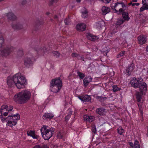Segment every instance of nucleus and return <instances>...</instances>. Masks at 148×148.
<instances>
[{"mask_svg": "<svg viewBox=\"0 0 148 148\" xmlns=\"http://www.w3.org/2000/svg\"><path fill=\"white\" fill-rule=\"evenodd\" d=\"M7 83L9 86L15 84L18 89H21L24 88L27 82L25 78L21 76V74L16 73L13 76L12 79L8 78Z\"/></svg>", "mask_w": 148, "mask_h": 148, "instance_id": "1", "label": "nucleus"}, {"mask_svg": "<svg viewBox=\"0 0 148 148\" xmlns=\"http://www.w3.org/2000/svg\"><path fill=\"white\" fill-rule=\"evenodd\" d=\"M31 96V92L28 90H25L16 94L13 99L16 103L23 104L26 103L30 99Z\"/></svg>", "mask_w": 148, "mask_h": 148, "instance_id": "2", "label": "nucleus"}, {"mask_svg": "<svg viewBox=\"0 0 148 148\" xmlns=\"http://www.w3.org/2000/svg\"><path fill=\"white\" fill-rule=\"evenodd\" d=\"M47 127L44 125L40 129L41 135L43 138L45 140H48L54 134L55 129L51 127L49 129Z\"/></svg>", "mask_w": 148, "mask_h": 148, "instance_id": "3", "label": "nucleus"}, {"mask_svg": "<svg viewBox=\"0 0 148 148\" xmlns=\"http://www.w3.org/2000/svg\"><path fill=\"white\" fill-rule=\"evenodd\" d=\"M7 125L12 127L13 125L15 126L16 125L18 120L20 119V116L18 114H12L7 117Z\"/></svg>", "mask_w": 148, "mask_h": 148, "instance_id": "4", "label": "nucleus"}, {"mask_svg": "<svg viewBox=\"0 0 148 148\" xmlns=\"http://www.w3.org/2000/svg\"><path fill=\"white\" fill-rule=\"evenodd\" d=\"M127 6L124 2L121 1L117 2L115 3L114 6H112V8L115 11V12L118 14H120L121 12L125 11Z\"/></svg>", "mask_w": 148, "mask_h": 148, "instance_id": "5", "label": "nucleus"}, {"mask_svg": "<svg viewBox=\"0 0 148 148\" xmlns=\"http://www.w3.org/2000/svg\"><path fill=\"white\" fill-rule=\"evenodd\" d=\"M14 48L12 47H7L0 51V53L3 56L6 57L9 55L12 52Z\"/></svg>", "mask_w": 148, "mask_h": 148, "instance_id": "6", "label": "nucleus"}, {"mask_svg": "<svg viewBox=\"0 0 148 148\" xmlns=\"http://www.w3.org/2000/svg\"><path fill=\"white\" fill-rule=\"evenodd\" d=\"M140 83L138 87L139 89V92H141L142 93L145 94L147 90V85L145 82H143V79H142L141 82Z\"/></svg>", "mask_w": 148, "mask_h": 148, "instance_id": "7", "label": "nucleus"}, {"mask_svg": "<svg viewBox=\"0 0 148 148\" xmlns=\"http://www.w3.org/2000/svg\"><path fill=\"white\" fill-rule=\"evenodd\" d=\"M141 81L137 79L135 77H134L130 81V84L132 86L135 88H137L139 87Z\"/></svg>", "mask_w": 148, "mask_h": 148, "instance_id": "8", "label": "nucleus"}, {"mask_svg": "<svg viewBox=\"0 0 148 148\" xmlns=\"http://www.w3.org/2000/svg\"><path fill=\"white\" fill-rule=\"evenodd\" d=\"M50 84L59 86H62V82L60 79V77H56L52 79L51 81Z\"/></svg>", "mask_w": 148, "mask_h": 148, "instance_id": "9", "label": "nucleus"}, {"mask_svg": "<svg viewBox=\"0 0 148 148\" xmlns=\"http://www.w3.org/2000/svg\"><path fill=\"white\" fill-rule=\"evenodd\" d=\"M62 86H59L51 84H50V91L53 93L58 92L61 89Z\"/></svg>", "mask_w": 148, "mask_h": 148, "instance_id": "10", "label": "nucleus"}, {"mask_svg": "<svg viewBox=\"0 0 148 148\" xmlns=\"http://www.w3.org/2000/svg\"><path fill=\"white\" fill-rule=\"evenodd\" d=\"M139 44L142 45L145 44L147 41V37L146 36L141 35L138 37Z\"/></svg>", "mask_w": 148, "mask_h": 148, "instance_id": "11", "label": "nucleus"}, {"mask_svg": "<svg viewBox=\"0 0 148 148\" xmlns=\"http://www.w3.org/2000/svg\"><path fill=\"white\" fill-rule=\"evenodd\" d=\"M6 16L8 19L10 21H13L17 19L16 15L12 12H10L7 14Z\"/></svg>", "mask_w": 148, "mask_h": 148, "instance_id": "12", "label": "nucleus"}, {"mask_svg": "<svg viewBox=\"0 0 148 148\" xmlns=\"http://www.w3.org/2000/svg\"><path fill=\"white\" fill-rule=\"evenodd\" d=\"M87 34L86 37L87 38L88 40L91 41H95L99 38L98 36L94 35L90 33H87Z\"/></svg>", "mask_w": 148, "mask_h": 148, "instance_id": "13", "label": "nucleus"}, {"mask_svg": "<svg viewBox=\"0 0 148 148\" xmlns=\"http://www.w3.org/2000/svg\"><path fill=\"white\" fill-rule=\"evenodd\" d=\"M79 99L81 100L84 102H88L90 101L91 98L90 96L85 95L78 97Z\"/></svg>", "mask_w": 148, "mask_h": 148, "instance_id": "14", "label": "nucleus"}, {"mask_svg": "<svg viewBox=\"0 0 148 148\" xmlns=\"http://www.w3.org/2000/svg\"><path fill=\"white\" fill-rule=\"evenodd\" d=\"M92 80V78L90 76L86 77L83 80L84 85L86 87L89 84V83L91 82Z\"/></svg>", "mask_w": 148, "mask_h": 148, "instance_id": "15", "label": "nucleus"}, {"mask_svg": "<svg viewBox=\"0 0 148 148\" xmlns=\"http://www.w3.org/2000/svg\"><path fill=\"white\" fill-rule=\"evenodd\" d=\"M96 112L100 116H103L106 113V110L103 108H99L96 109Z\"/></svg>", "mask_w": 148, "mask_h": 148, "instance_id": "16", "label": "nucleus"}, {"mask_svg": "<svg viewBox=\"0 0 148 148\" xmlns=\"http://www.w3.org/2000/svg\"><path fill=\"white\" fill-rule=\"evenodd\" d=\"M12 28L14 30H19L23 28L22 24L19 23H12Z\"/></svg>", "mask_w": 148, "mask_h": 148, "instance_id": "17", "label": "nucleus"}, {"mask_svg": "<svg viewBox=\"0 0 148 148\" xmlns=\"http://www.w3.org/2000/svg\"><path fill=\"white\" fill-rule=\"evenodd\" d=\"M27 134L28 136H32L34 139H38L39 137L38 135H35V131L34 130L27 131Z\"/></svg>", "mask_w": 148, "mask_h": 148, "instance_id": "18", "label": "nucleus"}, {"mask_svg": "<svg viewBox=\"0 0 148 148\" xmlns=\"http://www.w3.org/2000/svg\"><path fill=\"white\" fill-rule=\"evenodd\" d=\"M32 64V61L28 57L25 58L24 59V65L27 67H29Z\"/></svg>", "mask_w": 148, "mask_h": 148, "instance_id": "19", "label": "nucleus"}, {"mask_svg": "<svg viewBox=\"0 0 148 148\" xmlns=\"http://www.w3.org/2000/svg\"><path fill=\"white\" fill-rule=\"evenodd\" d=\"M54 116V115L51 113H45L43 115L42 117L44 119L51 120Z\"/></svg>", "mask_w": 148, "mask_h": 148, "instance_id": "20", "label": "nucleus"}, {"mask_svg": "<svg viewBox=\"0 0 148 148\" xmlns=\"http://www.w3.org/2000/svg\"><path fill=\"white\" fill-rule=\"evenodd\" d=\"M76 28L77 30L83 31L85 30L86 26L84 23L78 24L77 25Z\"/></svg>", "mask_w": 148, "mask_h": 148, "instance_id": "21", "label": "nucleus"}, {"mask_svg": "<svg viewBox=\"0 0 148 148\" xmlns=\"http://www.w3.org/2000/svg\"><path fill=\"white\" fill-rule=\"evenodd\" d=\"M43 21L42 19H38L36 21L35 27L36 29H38L40 27V26L43 25Z\"/></svg>", "mask_w": 148, "mask_h": 148, "instance_id": "22", "label": "nucleus"}, {"mask_svg": "<svg viewBox=\"0 0 148 148\" xmlns=\"http://www.w3.org/2000/svg\"><path fill=\"white\" fill-rule=\"evenodd\" d=\"M145 95L144 93H142L141 92L139 91H137L135 95L136 99L138 102L141 101V99L142 98V97L143 95Z\"/></svg>", "mask_w": 148, "mask_h": 148, "instance_id": "23", "label": "nucleus"}, {"mask_svg": "<svg viewBox=\"0 0 148 148\" xmlns=\"http://www.w3.org/2000/svg\"><path fill=\"white\" fill-rule=\"evenodd\" d=\"M103 15H105L109 12L110 11V9L108 7L105 6H103L101 9Z\"/></svg>", "mask_w": 148, "mask_h": 148, "instance_id": "24", "label": "nucleus"}, {"mask_svg": "<svg viewBox=\"0 0 148 148\" xmlns=\"http://www.w3.org/2000/svg\"><path fill=\"white\" fill-rule=\"evenodd\" d=\"M122 13L123 19L125 21H128L130 18L129 16V14L127 12L124 11L121 12Z\"/></svg>", "mask_w": 148, "mask_h": 148, "instance_id": "25", "label": "nucleus"}, {"mask_svg": "<svg viewBox=\"0 0 148 148\" xmlns=\"http://www.w3.org/2000/svg\"><path fill=\"white\" fill-rule=\"evenodd\" d=\"M84 120L88 122H92L94 120L93 116L85 115L84 117Z\"/></svg>", "mask_w": 148, "mask_h": 148, "instance_id": "26", "label": "nucleus"}, {"mask_svg": "<svg viewBox=\"0 0 148 148\" xmlns=\"http://www.w3.org/2000/svg\"><path fill=\"white\" fill-rule=\"evenodd\" d=\"M9 108L7 105H3L0 108V111L1 114H2V112L5 111H7L8 112H10V111H9Z\"/></svg>", "mask_w": 148, "mask_h": 148, "instance_id": "27", "label": "nucleus"}, {"mask_svg": "<svg viewBox=\"0 0 148 148\" xmlns=\"http://www.w3.org/2000/svg\"><path fill=\"white\" fill-rule=\"evenodd\" d=\"M132 65L131 64L129 65L126 69V72L129 75H130L134 69Z\"/></svg>", "mask_w": 148, "mask_h": 148, "instance_id": "28", "label": "nucleus"}, {"mask_svg": "<svg viewBox=\"0 0 148 148\" xmlns=\"http://www.w3.org/2000/svg\"><path fill=\"white\" fill-rule=\"evenodd\" d=\"M32 148H49V147L47 145L44 144L42 145H35Z\"/></svg>", "mask_w": 148, "mask_h": 148, "instance_id": "29", "label": "nucleus"}, {"mask_svg": "<svg viewBox=\"0 0 148 148\" xmlns=\"http://www.w3.org/2000/svg\"><path fill=\"white\" fill-rule=\"evenodd\" d=\"M96 98L98 101L100 102H103L105 99H107V97H103L101 96H97L96 97Z\"/></svg>", "mask_w": 148, "mask_h": 148, "instance_id": "30", "label": "nucleus"}, {"mask_svg": "<svg viewBox=\"0 0 148 148\" xmlns=\"http://www.w3.org/2000/svg\"><path fill=\"white\" fill-rule=\"evenodd\" d=\"M117 132L120 135H122L123 133L125 132V131L121 127H119L117 129Z\"/></svg>", "mask_w": 148, "mask_h": 148, "instance_id": "31", "label": "nucleus"}, {"mask_svg": "<svg viewBox=\"0 0 148 148\" xmlns=\"http://www.w3.org/2000/svg\"><path fill=\"white\" fill-rule=\"evenodd\" d=\"M36 51L37 53L39 51L40 53H45L47 51V50L45 47H43L42 48L41 47L39 49H38V51L36 50Z\"/></svg>", "mask_w": 148, "mask_h": 148, "instance_id": "32", "label": "nucleus"}, {"mask_svg": "<svg viewBox=\"0 0 148 148\" xmlns=\"http://www.w3.org/2000/svg\"><path fill=\"white\" fill-rule=\"evenodd\" d=\"M92 132L95 134L97 133V130L96 126L95 124H92L91 127Z\"/></svg>", "mask_w": 148, "mask_h": 148, "instance_id": "33", "label": "nucleus"}, {"mask_svg": "<svg viewBox=\"0 0 148 148\" xmlns=\"http://www.w3.org/2000/svg\"><path fill=\"white\" fill-rule=\"evenodd\" d=\"M125 21L123 18H120L117 20L116 23V25H120L123 24Z\"/></svg>", "mask_w": 148, "mask_h": 148, "instance_id": "34", "label": "nucleus"}, {"mask_svg": "<svg viewBox=\"0 0 148 148\" xmlns=\"http://www.w3.org/2000/svg\"><path fill=\"white\" fill-rule=\"evenodd\" d=\"M4 41V39L0 33V47H2L3 45Z\"/></svg>", "mask_w": 148, "mask_h": 148, "instance_id": "35", "label": "nucleus"}, {"mask_svg": "<svg viewBox=\"0 0 148 148\" xmlns=\"http://www.w3.org/2000/svg\"><path fill=\"white\" fill-rule=\"evenodd\" d=\"M77 74L81 79H83L85 77V75L84 73H82L79 71H78Z\"/></svg>", "mask_w": 148, "mask_h": 148, "instance_id": "36", "label": "nucleus"}, {"mask_svg": "<svg viewBox=\"0 0 148 148\" xmlns=\"http://www.w3.org/2000/svg\"><path fill=\"white\" fill-rule=\"evenodd\" d=\"M82 16L83 18H85L87 17L88 12L86 10H85L84 11L82 12Z\"/></svg>", "mask_w": 148, "mask_h": 148, "instance_id": "37", "label": "nucleus"}, {"mask_svg": "<svg viewBox=\"0 0 148 148\" xmlns=\"http://www.w3.org/2000/svg\"><path fill=\"white\" fill-rule=\"evenodd\" d=\"M71 20L69 17L66 18L64 20V22L66 25H70L71 24Z\"/></svg>", "mask_w": 148, "mask_h": 148, "instance_id": "38", "label": "nucleus"}, {"mask_svg": "<svg viewBox=\"0 0 148 148\" xmlns=\"http://www.w3.org/2000/svg\"><path fill=\"white\" fill-rule=\"evenodd\" d=\"M104 24V23L103 21H99L97 23V27H101Z\"/></svg>", "mask_w": 148, "mask_h": 148, "instance_id": "39", "label": "nucleus"}, {"mask_svg": "<svg viewBox=\"0 0 148 148\" xmlns=\"http://www.w3.org/2000/svg\"><path fill=\"white\" fill-rule=\"evenodd\" d=\"M112 90L113 91L115 92L116 91L119 90L120 88L118 87L116 85H113L112 86Z\"/></svg>", "mask_w": 148, "mask_h": 148, "instance_id": "40", "label": "nucleus"}, {"mask_svg": "<svg viewBox=\"0 0 148 148\" xmlns=\"http://www.w3.org/2000/svg\"><path fill=\"white\" fill-rule=\"evenodd\" d=\"M17 55L19 56H21L23 55V51L22 49L18 50L17 52Z\"/></svg>", "mask_w": 148, "mask_h": 148, "instance_id": "41", "label": "nucleus"}, {"mask_svg": "<svg viewBox=\"0 0 148 148\" xmlns=\"http://www.w3.org/2000/svg\"><path fill=\"white\" fill-rule=\"evenodd\" d=\"M134 147L135 148H140L139 142L137 140H136L135 141Z\"/></svg>", "mask_w": 148, "mask_h": 148, "instance_id": "42", "label": "nucleus"}, {"mask_svg": "<svg viewBox=\"0 0 148 148\" xmlns=\"http://www.w3.org/2000/svg\"><path fill=\"white\" fill-rule=\"evenodd\" d=\"M54 56H56V57L58 58L59 57L60 55V53L57 51H53L52 52Z\"/></svg>", "mask_w": 148, "mask_h": 148, "instance_id": "43", "label": "nucleus"}, {"mask_svg": "<svg viewBox=\"0 0 148 148\" xmlns=\"http://www.w3.org/2000/svg\"><path fill=\"white\" fill-rule=\"evenodd\" d=\"M125 52L124 51H123L119 53L118 54L116 57L117 58H119L122 56H123L125 54Z\"/></svg>", "mask_w": 148, "mask_h": 148, "instance_id": "44", "label": "nucleus"}, {"mask_svg": "<svg viewBox=\"0 0 148 148\" xmlns=\"http://www.w3.org/2000/svg\"><path fill=\"white\" fill-rule=\"evenodd\" d=\"M58 0H51L50 1L49 5L50 6L52 5L54 3H57Z\"/></svg>", "mask_w": 148, "mask_h": 148, "instance_id": "45", "label": "nucleus"}, {"mask_svg": "<svg viewBox=\"0 0 148 148\" xmlns=\"http://www.w3.org/2000/svg\"><path fill=\"white\" fill-rule=\"evenodd\" d=\"M110 49H108L107 47H106L104 48L103 49V52L104 53H106V54L109 52L110 51Z\"/></svg>", "mask_w": 148, "mask_h": 148, "instance_id": "46", "label": "nucleus"}, {"mask_svg": "<svg viewBox=\"0 0 148 148\" xmlns=\"http://www.w3.org/2000/svg\"><path fill=\"white\" fill-rule=\"evenodd\" d=\"M2 114H1V115H0V119H1L2 121L3 122H4L5 121L7 122V117L6 118H3V117L2 116Z\"/></svg>", "mask_w": 148, "mask_h": 148, "instance_id": "47", "label": "nucleus"}, {"mask_svg": "<svg viewBox=\"0 0 148 148\" xmlns=\"http://www.w3.org/2000/svg\"><path fill=\"white\" fill-rule=\"evenodd\" d=\"M143 5H144L146 10H148V1L145 2L144 3H142Z\"/></svg>", "mask_w": 148, "mask_h": 148, "instance_id": "48", "label": "nucleus"}, {"mask_svg": "<svg viewBox=\"0 0 148 148\" xmlns=\"http://www.w3.org/2000/svg\"><path fill=\"white\" fill-rule=\"evenodd\" d=\"M142 104H143V103H142L140 102H138V103H137V105H138V107L139 108V110H141V109H142Z\"/></svg>", "mask_w": 148, "mask_h": 148, "instance_id": "49", "label": "nucleus"}, {"mask_svg": "<svg viewBox=\"0 0 148 148\" xmlns=\"http://www.w3.org/2000/svg\"><path fill=\"white\" fill-rule=\"evenodd\" d=\"M101 1L102 2L104 3H109L111 0H99Z\"/></svg>", "mask_w": 148, "mask_h": 148, "instance_id": "50", "label": "nucleus"}, {"mask_svg": "<svg viewBox=\"0 0 148 148\" xmlns=\"http://www.w3.org/2000/svg\"><path fill=\"white\" fill-rule=\"evenodd\" d=\"M69 111L68 114L71 116L73 112V110L71 108H69L68 110Z\"/></svg>", "mask_w": 148, "mask_h": 148, "instance_id": "51", "label": "nucleus"}, {"mask_svg": "<svg viewBox=\"0 0 148 148\" xmlns=\"http://www.w3.org/2000/svg\"><path fill=\"white\" fill-rule=\"evenodd\" d=\"M79 55L78 54L75 53H73L71 54V56L73 57H76L77 58L78 56V55Z\"/></svg>", "mask_w": 148, "mask_h": 148, "instance_id": "52", "label": "nucleus"}, {"mask_svg": "<svg viewBox=\"0 0 148 148\" xmlns=\"http://www.w3.org/2000/svg\"><path fill=\"white\" fill-rule=\"evenodd\" d=\"M77 58L78 60H81L83 58H84V56H80L79 54Z\"/></svg>", "mask_w": 148, "mask_h": 148, "instance_id": "53", "label": "nucleus"}, {"mask_svg": "<svg viewBox=\"0 0 148 148\" xmlns=\"http://www.w3.org/2000/svg\"><path fill=\"white\" fill-rule=\"evenodd\" d=\"M145 10H146V8H145L144 6L143 5V6L140 8V12H141Z\"/></svg>", "mask_w": 148, "mask_h": 148, "instance_id": "54", "label": "nucleus"}, {"mask_svg": "<svg viewBox=\"0 0 148 148\" xmlns=\"http://www.w3.org/2000/svg\"><path fill=\"white\" fill-rule=\"evenodd\" d=\"M71 116L68 114L65 117V121L67 122V121L68 120ZM67 122H66V123Z\"/></svg>", "mask_w": 148, "mask_h": 148, "instance_id": "55", "label": "nucleus"}, {"mask_svg": "<svg viewBox=\"0 0 148 148\" xmlns=\"http://www.w3.org/2000/svg\"><path fill=\"white\" fill-rule=\"evenodd\" d=\"M27 3V1L26 0H22L21 4L22 5H24Z\"/></svg>", "mask_w": 148, "mask_h": 148, "instance_id": "56", "label": "nucleus"}, {"mask_svg": "<svg viewBox=\"0 0 148 148\" xmlns=\"http://www.w3.org/2000/svg\"><path fill=\"white\" fill-rule=\"evenodd\" d=\"M9 111H10V112L11 111L13 108V106H9Z\"/></svg>", "mask_w": 148, "mask_h": 148, "instance_id": "57", "label": "nucleus"}, {"mask_svg": "<svg viewBox=\"0 0 148 148\" xmlns=\"http://www.w3.org/2000/svg\"><path fill=\"white\" fill-rule=\"evenodd\" d=\"M54 18L55 20H56L57 21H58V16L57 15H55L54 16Z\"/></svg>", "mask_w": 148, "mask_h": 148, "instance_id": "58", "label": "nucleus"}, {"mask_svg": "<svg viewBox=\"0 0 148 148\" xmlns=\"http://www.w3.org/2000/svg\"><path fill=\"white\" fill-rule=\"evenodd\" d=\"M9 113L8 112H5L3 114V115L4 116H6L8 115V113Z\"/></svg>", "mask_w": 148, "mask_h": 148, "instance_id": "59", "label": "nucleus"}, {"mask_svg": "<svg viewBox=\"0 0 148 148\" xmlns=\"http://www.w3.org/2000/svg\"><path fill=\"white\" fill-rule=\"evenodd\" d=\"M139 4H140V3H133L132 4V6H134L135 5H136V6H138L139 5Z\"/></svg>", "mask_w": 148, "mask_h": 148, "instance_id": "60", "label": "nucleus"}, {"mask_svg": "<svg viewBox=\"0 0 148 148\" xmlns=\"http://www.w3.org/2000/svg\"><path fill=\"white\" fill-rule=\"evenodd\" d=\"M129 143L130 146L132 147H133L134 146V144L132 143L131 142H130Z\"/></svg>", "mask_w": 148, "mask_h": 148, "instance_id": "61", "label": "nucleus"}, {"mask_svg": "<svg viewBox=\"0 0 148 148\" xmlns=\"http://www.w3.org/2000/svg\"><path fill=\"white\" fill-rule=\"evenodd\" d=\"M51 148H58L57 146L56 145H52Z\"/></svg>", "mask_w": 148, "mask_h": 148, "instance_id": "62", "label": "nucleus"}, {"mask_svg": "<svg viewBox=\"0 0 148 148\" xmlns=\"http://www.w3.org/2000/svg\"><path fill=\"white\" fill-rule=\"evenodd\" d=\"M140 111V113L141 114V115H143V109H141V110H139Z\"/></svg>", "mask_w": 148, "mask_h": 148, "instance_id": "63", "label": "nucleus"}, {"mask_svg": "<svg viewBox=\"0 0 148 148\" xmlns=\"http://www.w3.org/2000/svg\"><path fill=\"white\" fill-rule=\"evenodd\" d=\"M147 1H148V0H142V3H144V2L145 3V2H146Z\"/></svg>", "mask_w": 148, "mask_h": 148, "instance_id": "64", "label": "nucleus"}]
</instances>
